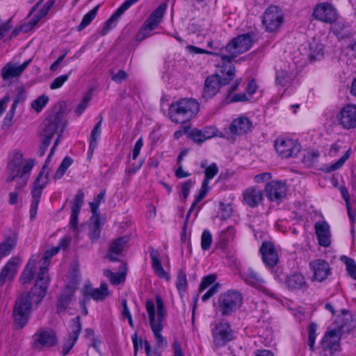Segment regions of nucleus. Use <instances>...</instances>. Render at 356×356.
<instances>
[{
	"label": "nucleus",
	"mask_w": 356,
	"mask_h": 356,
	"mask_svg": "<svg viewBox=\"0 0 356 356\" xmlns=\"http://www.w3.org/2000/svg\"><path fill=\"white\" fill-rule=\"evenodd\" d=\"M128 243L127 236L119 237L113 240L108 248L106 258L111 261H117L119 260V256L124 251Z\"/></svg>",
	"instance_id": "24"
},
{
	"label": "nucleus",
	"mask_w": 356,
	"mask_h": 356,
	"mask_svg": "<svg viewBox=\"0 0 356 356\" xmlns=\"http://www.w3.org/2000/svg\"><path fill=\"white\" fill-rule=\"evenodd\" d=\"M235 235V229L232 226L228 227L226 229L222 232V238L225 242H229L232 240Z\"/></svg>",
	"instance_id": "64"
},
{
	"label": "nucleus",
	"mask_w": 356,
	"mask_h": 356,
	"mask_svg": "<svg viewBox=\"0 0 356 356\" xmlns=\"http://www.w3.org/2000/svg\"><path fill=\"white\" fill-rule=\"evenodd\" d=\"M105 275L110 278L111 282L113 284H120L124 281L125 277L123 274L114 273L111 270H106L104 272Z\"/></svg>",
	"instance_id": "58"
},
{
	"label": "nucleus",
	"mask_w": 356,
	"mask_h": 356,
	"mask_svg": "<svg viewBox=\"0 0 356 356\" xmlns=\"http://www.w3.org/2000/svg\"><path fill=\"white\" fill-rule=\"evenodd\" d=\"M243 204L251 208L257 207L263 200V193L257 188H248L243 192Z\"/></svg>",
	"instance_id": "30"
},
{
	"label": "nucleus",
	"mask_w": 356,
	"mask_h": 356,
	"mask_svg": "<svg viewBox=\"0 0 356 356\" xmlns=\"http://www.w3.org/2000/svg\"><path fill=\"white\" fill-rule=\"evenodd\" d=\"M71 74V71L66 74H62L59 76L56 77L51 83H50V88L51 90H56L58 88H60L65 81H67L70 77V75Z\"/></svg>",
	"instance_id": "54"
},
{
	"label": "nucleus",
	"mask_w": 356,
	"mask_h": 356,
	"mask_svg": "<svg viewBox=\"0 0 356 356\" xmlns=\"http://www.w3.org/2000/svg\"><path fill=\"white\" fill-rule=\"evenodd\" d=\"M229 65L222 67V70L219 74L220 81L223 86L228 85L231 81H232L235 76L236 68L235 66L232 64V62H228Z\"/></svg>",
	"instance_id": "34"
},
{
	"label": "nucleus",
	"mask_w": 356,
	"mask_h": 356,
	"mask_svg": "<svg viewBox=\"0 0 356 356\" xmlns=\"http://www.w3.org/2000/svg\"><path fill=\"white\" fill-rule=\"evenodd\" d=\"M15 113V111L13 109H10V111L6 113L3 122H2V129L7 130L13 125V120Z\"/></svg>",
	"instance_id": "59"
},
{
	"label": "nucleus",
	"mask_w": 356,
	"mask_h": 356,
	"mask_svg": "<svg viewBox=\"0 0 356 356\" xmlns=\"http://www.w3.org/2000/svg\"><path fill=\"white\" fill-rule=\"evenodd\" d=\"M249 98L245 92H241L238 94H227L225 97V102L227 104L234 103V102H248Z\"/></svg>",
	"instance_id": "49"
},
{
	"label": "nucleus",
	"mask_w": 356,
	"mask_h": 356,
	"mask_svg": "<svg viewBox=\"0 0 356 356\" xmlns=\"http://www.w3.org/2000/svg\"><path fill=\"white\" fill-rule=\"evenodd\" d=\"M318 325L316 323L312 322L308 326V341L307 343L311 350H314L316 337Z\"/></svg>",
	"instance_id": "46"
},
{
	"label": "nucleus",
	"mask_w": 356,
	"mask_h": 356,
	"mask_svg": "<svg viewBox=\"0 0 356 356\" xmlns=\"http://www.w3.org/2000/svg\"><path fill=\"white\" fill-rule=\"evenodd\" d=\"M277 154L282 158L296 156L301 150L300 145L295 140L289 138H277L275 141Z\"/></svg>",
	"instance_id": "11"
},
{
	"label": "nucleus",
	"mask_w": 356,
	"mask_h": 356,
	"mask_svg": "<svg viewBox=\"0 0 356 356\" xmlns=\"http://www.w3.org/2000/svg\"><path fill=\"white\" fill-rule=\"evenodd\" d=\"M253 33H247L232 39L225 47L229 55H220L225 62H232L238 55L248 51L254 42Z\"/></svg>",
	"instance_id": "5"
},
{
	"label": "nucleus",
	"mask_w": 356,
	"mask_h": 356,
	"mask_svg": "<svg viewBox=\"0 0 356 356\" xmlns=\"http://www.w3.org/2000/svg\"><path fill=\"white\" fill-rule=\"evenodd\" d=\"M340 260L346 265L348 275L356 280V263L355 260L345 255L341 256Z\"/></svg>",
	"instance_id": "44"
},
{
	"label": "nucleus",
	"mask_w": 356,
	"mask_h": 356,
	"mask_svg": "<svg viewBox=\"0 0 356 356\" xmlns=\"http://www.w3.org/2000/svg\"><path fill=\"white\" fill-rule=\"evenodd\" d=\"M135 3L132 0H126L115 12L106 21L102 30V35H106L108 31L116 26L118 19Z\"/></svg>",
	"instance_id": "21"
},
{
	"label": "nucleus",
	"mask_w": 356,
	"mask_h": 356,
	"mask_svg": "<svg viewBox=\"0 0 356 356\" xmlns=\"http://www.w3.org/2000/svg\"><path fill=\"white\" fill-rule=\"evenodd\" d=\"M146 310L149 316L150 326L157 325L155 319V304L152 300H147L145 304Z\"/></svg>",
	"instance_id": "50"
},
{
	"label": "nucleus",
	"mask_w": 356,
	"mask_h": 356,
	"mask_svg": "<svg viewBox=\"0 0 356 356\" xmlns=\"http://www.w3.org/2000/svg\"><path fill=\"white\" fill-rule=\"evenodd\" d=\"M175 285L179 293L181 296L187 289L188 282L186 273L183 269H180L177 273Z\"/></svg>",
	"instance_id": "40"
},
{
	"label": "nucleus",
	"mask_w": 356,
	"mask_h": 356,
	"mask_svg": "<svg viewBox=\"0 0 356 356\" xmlns=\"http://www.w3.org/2000/svg\"><path fill=\"white\" fill-rule=\"evenodd\" d=\"M308 59L310 62L320 60L324 57L323 45L314 39L309 44Z\"/></svg>",
	"instance_id": "32"
},
{
	"label": "nucleus",
	"mask_w": 356,
	"mask_h": 356,
	"mask_svg": "<svg viewBox=\"0 0 356 356\" xmlns=\"http://www.w3.org/2000/svg\"><path fill=\"white\" fill-rule=\"evenodd\" d=\"M167 4L163 3L159 6L149 15L152 18L161 22V19L165 13Z\"/></svg>",
	"instance_id": "55"
},
{
	"label": "nucleus",
	"mask_w": 356,
	"mask_h": 356,
	"mask_svg": "<svg viewBox=\"0 0 356 356\" xmlns=\"http://www.w3.org/2000/svg\"><path fill=\"white\" fill-rule=\"evenodd\" d=\"M222 86L223 85L220 81L219 74H215L207 76L204 81L201 100L207 102L213 98L219 92Z\"/></svg>",
	"instance_id": "17"
},
{
	"label": "nucleus",
	"mask_w": 356,
	"mask_h": 356,
	"mask_svg": "<svg viewBox=\"0 0 356 356\" xmlns=\"http://www.w3.org/2000/svg\"><path fill=\"white\" fill-rule=\"evenodd\" d=\"M49 102L48 96L45 95H40L36 99L32 102L31 107L37 112L40 113L42 111L43 108Z\"/></svg>",
	"instance_id": "47"
},
{
	"label": "nucleus",
	"mask_w": 356,
	"mask_h": 356,
	"mask_svg": "<svg viewBox=\"0 0 356 356\" xmlns=\"http://www.w3.org/2000/svg\"><path fill=\"white\" fill-rule=\"evenodd\" d=\"M84 193L79 190L76 194L72 207L70 225L71 228L76 231L78 227V217L80 213L81 208L83 204Z\"/></svg>",
	"instance_id": "28"
},
{
	"label": "nucleus",
	"mask_w": 356,
	"mask_h": 356,
	"mask_svg": "<svg viewBox=\"0 0 356 356\" xmlns=\"http://www.w3.org/2000/svg\"><path fill=\"white\" fill-rule=\"evenodd\" d=\"M212 342L211 343L213 351L225 346L228 343L235 339L234 331L230 324L225 321L216 323L211 330Z\"/></svg>",
	"instance_id": "7"
},
{
	"label": "nucleus",
	"mask_w": 356,
	"mask_h": 356,
	"mask_svg": "<svg viewBox=\"0 0 356 356\" xmlns=\"http://www.w3.org/2000/svg\"><path fill=\"white\" fill-rule=\"evenodd\" d=\"M73 159L67 156H65L61 163L59 165L58 169L56 170L54 175V179H60L63 177V176L65 175L67 169L72 164Z\"/></svg>",
	"instance_id": "42"
},
{
	"label": "nucleus",
	"mask_w": 356,
	"mask_h": 356,
	"mask_svg": "<svg viewBox=\"0 0 356 356\" xmlns=\"http://www.w3.org/2000/svg\"><path fill=\"white\" fill-rule=\"evenodd\" d=\"M212 243V235L209 230L203 231L201 236V247L204 250H208Z\"/></svg>",
	"instance_id": "51"
},
{
	"label": "nucleus",
	"mask_w": 356,
	"mask_h": 356,
	"mask_svg": "<svg viewBox=\"0 0 356 356\" xmlns=\"http://www.w3.org/2000/svg\"><path fill=\"white\" fill-rule=\"evenodd\" d=\"M23 154L19 150H14L8 158L6 181L12 182L16 177L25 179L30 174L34 165L33 159H29L23 165Z\"/></svg>",
	"instance_id": "4"
},
{
	"label": "nucleus",
	"mask_w": 356,
	"mask_h": 356,
	"mask_svg": "<svg viewBox=\"0 0 356 356\" xmlns=\"http://www.w3.org/2000/svg\"><path fill=\"white\" fill-rule=\"evenodd\" d=\"M285 284L287 289L291 291H306L308 288L305 277L299 273H294L287 275L285 279Z\"/></svg>",
	"instance_id": "27"
},
{
	"label": "nucleus",
	"mask_w": 356,
	"mask_h": 356,
	"mask_svg": "<svg viewBox=\"0 0 356 356\" xmlns=\"http://www.w3.org/2000/svg\"><path fill=\"white\" fill-rule=\"evenodd\" d=\"M31 61L32 59L30 58L20 65L12 63H7L1 70V77L3 80L7 81L19 76Z\"/></svg>",
	"instance_id": "23"
},
{
	"label": "nucleus",
	"mask_w": 356,
	"mask_h": 356,
	"mask_svg": "<svg viewBox=\"0 0 356 356\" xmlns=\"http://www.w3.org/2000/svg\"><path fill=\"white\" fill-rule=\"evenodd\" d=\"M216 275L211 274L204 277L200 285L199 291L202 292L203 291H204L209 286L212 285L216 282Z\"/></svg>",
	"instance_id": "56"
},
{
	"label": "nucleus",
	"mask_w": 356,
	"mask_h": 356,
	"mask_svg": "<svg viewBox=\"0 0 356 356\" xmlns=\"http://www.w3.org/2000/svg\"><path fill=\"white\" fill-rule=\"evenodd\" d=\"M84 298H88V301L92 298L95 301H102L108 296V286L106 283H102L99 288L93 289L90 283L86 284L82 289Z\"/></svg>",
	"instance_id": "22"
},
{
	"label": "nucleus",
	"mask_w": 356,
	"mask_h": 356,
	"mask_svg": "<svg viewBox=\"0 0 356 356\" xmlns=\"http://www.w3.org/2000/svg\"><path fill=\"white\" fill-rule=\"evenodd\" d=\"M91 100V95L90 93L86 94L81 102L76 106L74 113L77 116H80L85 109L87 108L90 101Z\"/></svg>",
	"instance_id": "53"
},
{
	"label": "nucleus",
	"mask_w": 356,
	"mask_h": 356,
	"mask_svg": "<svg viewBox=\"0 0 356 356\" xmlns=\"http://www.w3.org/2000/svg\"><path fill=\"white\" fill-rule=\"evenodd\" d=\"M252 122L245 116L234 119L229 125V131L233 135H242L251 130Z\"/></svg>",
	"instance_id": "29"
},
{
	"label": "nucleus",
	"mask_w": 356,
	"mask_h": 356,
	"mask_svg": "<svg viewBox=\"0 0 356 356\" xmlns=\"http://www.w3.org/2000/svg\"><path fill=\"white\" fill-rule=\"evenodd\" d=\"M99 6V5H97L83 17L81 23L77 26V29L79 31L83 30L86 26H88L91 23V22L96 17Z\"/></svg>",
	"instance_id": "41"
},
{
	"label": "nucleus",
	"mask_w": 356,
	"mask_h": 356,
	"mask_svg": "<svg viewBox=\"0 0 356 356\" xmlns=\"http://www.w3.org/2000/svg\"><path fill=\"white\" fill-rule=\"evenodd\" d=\"M293 76L291 73L285 70H281L277 72L276 83L282 86L289 85L293 80Z\"/></svg>",
	"instance_id": "45"
},
{
	"label": "nucleus",
	"mask_w": 356,
	"mask_h": 356,
	"mask_svg": "<svg viewBox=\"0 0 356 356\" xmlns=\"http://www.w3.org/2000/svg\"><path fill=\"white\" fill-rule=\"evenodd\" d=\"M286 186L281 181H272L265 186L266 196L272 202H281L286 197Z\"/></svg>",
	"instance_id": "16"
},
{
	"label": "nucleus",
	"mask_w": 356,
	"mask_h": 356,
	"mask_svg": "<svg viewBox=\"0 0 356 356\" xmlns=\"http://www.w3.org/2000/svg\"><path fill=\"white\" fill-rule=\"evenodd\" d=\"M16 245V238L8 237L0 243V260L1 258L8 256Z\"/></svg>",
	"instance_id": "39"
},
{
	"label": "nucleus",
	"mask_w": 356,
	"mask_h": 356,
	"mask_svg": "<svg viewBox=\"0 0 356 356\" xmlns=\"http://www.w3.org/2000/svg\"><path fill=\"white\" fill-rule=\"evenodd\" d=\"M189 137L196 143L202 144L209 139V136L204 135L202 130L197 129H192L188 134Z\"/></svg>",
	"instance_id": "48"
},
{
	"label": "nucleus",
	"mask_w": 356,
	"mask_h": 356,
	"mask_svg": "<svg viewBox=\"0 0 356 356\" xmlns=\"http://www.w3.org/2000/svg\"><path fill=\"white\" fill-rule=\"evenodd\" d=\"M98 119L99 120L94 127V128L92 129L90 134V138L92 139L93 140H97L98 138L100 136L101 134V127L103 121V117L101 115H99L98 116Z\"/></svg>",
	"instance_id": "60"
},
{
	"label": "nucleus",
	"mask_w": 356,
	"mask_h": 356,
	"mask_svg": "<svg viewBox=\"0 0 356 356\" xmlns=\"http://www.w3.org/2000/svg\"><path fill=\"white\" fill-rule=\"evenodd\" d=\"M21 262L17 257H13L7 261L0 272V287L6 281L10 282L15 279Z\"/></svg>",
	"instance_id": "18"
},
{
	"label": "nucleus",
	"mask_w": 356,
	"mask_h": 356,
	"mask_svg": "<svg viewBox=\"0 0 356 356\" xmlns=\"http://www.w3.org/2000/svg\"><path fill=\"white\" fill-rule=\"evenodd\" d=\"M193 184H194V181H193L191 179L187 180L185 182L181 184V193L184 200H186L188 198L189 193H190V190L192 188V186H193Z\"/></svg>",
	"instance_id": "61"
},
{
	"label": "nucleus",
	"mask_w": 356,
	"mask_h": 356,
	"mask_svg": "<svg viewBox=\"0 0 356 356\" xmlns=\"http://www.w3.org/2000/svg\"><path fill=\"white\" fill-rule=\"evenodd\" d=\"M199 111L200 105L196 99L183 98L170 104L168 116L177 124H184L195 117Z\"/></svg>",
	"instance_id": "2"
},
{
	"label": "nucleus",
	"mask_w": 356,
	"mask_h": 356,
	"mask_svg": "<svg viewBox=\"0 0 356 356\" xmlns=\"http://www.w3.org/2000/svg\"><path fill=\"white\" fill-rule=\"evenodd\" d=\"M243 302L242 293L237 290L229 289L219 295L217 302H213V307L217 313L227 317L233 315L240 309Z\"/></svg>",
	"instance_id": "3"
},
{
	"label": "nucleus",
	"mask_w": 356,
	"mask_h": 356,
	"mask_svg": "<svg viewBox=\"0 0 356 356\" xmlns=\"http://www.w3.org/2000/svg\"><path fill=\"white\" fill-rule=\"evenodd\" d=\"M60 246L54 247L49 250H47L45 251L42 259L44 261V264H47V265L49 264L51 259L52 257L56 255L58 253L60 250Z\"/></svg>",
	"instance_id": "63"
},
{
	"label": "nucleus",
	"mask_w": 356,
	"mask_h": 356,
	"mask_svg": "<svg viewBox=\"0 0 356 356\" xmlns=\"http://www.w3.org/2000/svg\"><path fill=\"white\" fill-rule=\"evenodd\" d=\"M219 283L213 284L211 287L202 296V300L203 302L208 301L214 294H216L220 288Z\"/></svg>",
	"instance_id": "62"
},
{
	"label": "nucleus",
	"mask_w": 356,
	"mask_h": 356,
	"mask_svg": "<svg viewBox=\"0 0 356 356\" xmlns=\"http://www.w3.org/2000/svg\"><path fill=\"white\" fill-rule=\"evenodd\" d=\"M81 329V318L79 316H76L70 321L68 334L67 337L64 339L62 346L63 356L67 355L74 347L79 339Z\"/></svg>",
	"instance_id": "10"
},
{
	"label": "nucleus",
	"mask_w": 356,
	"mask_h": 356,
	"mask_svg": "<svg viewBox=\"0 0 356 356\" xmlns=\"http://www.w3.org/2000/svg\"><path fill=\"white\" fill-rule=\"evenodd\" d=\"M339 124L344 129L356 127V106L347 104L344 106L337 116Z\"/></svg>",
	"instance_id": "15"
},
{
	"label": "nucleus",
	"mask_w": 356,
	"mask_h": 356,
	"mask_svg": "<svg viewBox=\"0 0 356 356\" xmlns=\"http://www.w3.org/2000/svg\"><path fill=\"white\" fill-rule=\"evenodd\" d=\"M351 153H352V150L350 148L336 162H334V163H332L331 165L325 166L324 168L323 169V171L325 172H327V173H330V172H334V171H335L337 170L340 169L344 165L346 161L348 159V158L350 157Z\"/></svg>",
	"instance_id": "37"
},
{
	"label": "nucleus",
	"mask_w": 356,
	"mask_h": 356,
	"mask_svg": "<svg viewBox=\"0 0 356 356\" xmlns=\"http://www.w3.org/2000/svg\"><path fill=\"white\" fill-rule=\"evenodd\" d=\"M150 327L154 334L156 346L160 348L166 347L168 342L166 339L161 335V332L163 328L162 323L159 322L157 325Z\"/></svg>",
	"instance_id": "36"
},
{
	"label": "nucleus",
	"mask_w": 356,
	"mask_h": 356,
	"mask_svg": "<svg viewBox=\"0 0 356 356\" xmlns=\"http://www.w3.org/2000/svg\"><path fill=\"white\" fill-rule=\"evenodd\" d=\"M74 292V289L67 286L65 290L61 293L57 303L58 313L64 312L68 307Z\"/></svg>",
	"instance_id": "33"
},
{
	"label": "nucleus",
	"mask_w": 356,
	"mask_h": 356,
	"mask_svg": "<svg viewBox=\"0 0 356 356\" xmlns=\"http://www.w3.org/2000/svg\"><path fill=\"white\" fill-rule=\"evenodd\" d=\"M63 117L64 113L62 108L60 106L54 107L41 125V138L51 141L55 134L59 132L62 126H67L66 122L63 120Z\"/></svg>",
	"instance_id": "6"
},
{
	"label": "nucleus",
	"mask_w": 356,
	"mask_h": 356,
	"mask_svg": "<svg viewBox=\"0 0 356 356\" xmlns=\"http://www.w3.org/2000/svg\"><path fill=\"white\" fill-rule=\"evenodd\" d=\"M318 156L319 153L318 151H312L307 152V154H304L302 162L307 165H310L317 161Z\"/></svg>",
	"instance_id": "57"
},
{
	"label": "nucleus",
	"mask_w": 356,
	"mask_h": 356,
	"mask_svg": "<svg viewBox=\"0 0 356 356\" xmlns=\"http://www.w3.org/2000/svg\"><path fill=\"white\" fill-rule=\"evenodd\" d=\"M35 270V266L34 262L29 261L20 276L19 282L21 284L24 285L31 282L34 278Z\"/></svg>",
	"instance_id": "35"
},
{
	"label": "nucleus",
	"mask_w": 356,
	"mask_h": 356,
	"mask_svg": "<svg viewBox=\"0 0 356 356\" xmlns=\"http://www.w3.org/2000/svg\"><path fill=\"white\" fill-rule=\"evenodd\" d=\"M58 344V338L54 330L40 328L33 336L32 346L34 349L42 351Z\"/></svg>",
	"instance_id": "9"
},
{
	"label": "nucleus",
	"mask_w": 356,
	"mask_h": 356,
	"mask_svg": "<svg viewBox=\"0 0 356 356\" xmlns=\"http://www.w3.org/2000/svg\"><path fill=\"white\" fill-rule=\"evenodd\" d=\"M200 167L205 170L203 179L206 181H210L218 173V167L216 163L207 165V161L204 160L201 162Z\"/></svg>",
	"instance_id": "38"
},
{
	"label": "nucleus",
	"mask_w": 356,
	"mask_h": 356,
	"mask_svg": "<svg viewBox=\"0 0 356 356\" xmlns=\"http://www.w3.org/2000/svg\"><path fill=\"white\" fill-rule=\"evenodd\" d=\"M314 17L319 21L332 24L337 19L336 9L329 3L318 4L313 11Z\"/></svg>",
	"instance_id": "14"
},
{
	"label": "nucleus",
	"mask_w": 356,
	"mask_h": 356,
	"mask_svg": "<svg viewBox=\"0 0 356 356\" xmlns=\"http://www.w3.org/2000/svg\"><path fill=\"white\" fill-rule=\"evenodd\" d=\"M283 16L277 6H270L264 13L262 22L269 32L275 31L282 24Z\"/></svg>",
	"instance_id": "12"
},
{
	"label": "nucleus",
	"mask_w": 356,
	"mask_h": 356,
	"mask_svg": "<svg viewBox=\"0 0 356 356\" xmlns=\"http://www.w3.org/2000/svg\"><path fill=\"white\" fill-rule=\"evenodd\" d=\"M264 263L270 267L275 266L278 261V255L274 245L268 241H264L259 250Z\"/></svg>",
	"instance_id": "26"
},
{
	"label": "nucleus",
	"mask_w": 356,
	"mask_h": 356,
	"mask_svg": "<svg viewBox=\"0 0 356 356\" xmlns=\"http://www.w3.org/2000/svg\"><path fill=\"white\" fill-rule=\"evenodd\" d=\"M341 336L339 331L335 329L328 330L321 340V346L324 350H328L331 354L340 351Z\"/></svg>",
	"instance_id": "20"
},
{
	"label": "nucleus",
	"mask_w": 356,
	"mask_h": 356,
	"mask_svg": "<svg viewBox=\"0 0 356 356\" xmlns=\"http://www.w3.org/2000/svg\"><path fill=\"white\" fill-rule=\"evenodd\" d=\"M313 272V279L320 282L325 280L331 275L332 270L328 262L324 259H316L309 263Z\"/></svg>",
	"instance_id": "19"
},
{
	"label": "nucleus",
	"mask_w": 356,
	"mask_h": 356,
	"mask_svg": "<svg viewBox=\"0 0 356 356\" xmlns=\"http://www.w3.org/2000/svg\"><path fill=\"white\" fill-rule=\"evenodd\" d=\"M49 278L47 267L40 266L36 282L30 291L22 292L14 304L13 316L15 326L22 329L28 323L33 304L38 305L47 294Z\"/></svg>",
	"instance_id": "1"
},
{
	"label": "nucleus",
	"mask_w": 356,
	"mask_h": 356,
	"mask_svg": "<svg viewBox=\"0 0 356 356\" xmlns=\"http://www.w3.org/2000/svg\"><path fill=\"white\" fill-rule=\"evenodd\" d=\"M149 251L152 261V267L155 274L159 277L165 278L167 281H170V276L164 270L161 264L159 252L157 250H155L153 247H149Z\"/></svg>",
	"instance_id": "31"
},
{
	"label": "nucleus",
	"mask_w": 356,
	"mask_h": 356,
	"mask_svg": "<svg viewBox=\"0 0 356 356\" xmlns=\"http://www.w3.org/2000/svg\"><path fill=\"white\" fill-rule=\"evenodd\" d=\"M315 233L320 245L327 248L331 244V233L328 223L325 220H319L314 225Z\"/></svg>",
	"instance_id": "25"
},
{
	"label": "nucleus",
	"mask_w": 356,
	"mask_h": 356,
	"mask_svg": "<svg viewBox=\"0 0 356 356\" xmlns=\"http://www.w3.org/2000/svg\"><path fill=\"white\" fill-rule=\"evenodd\" d=\"M156 302L157 306V319L156 320V322L162 323L165 310L163 301L160 296H156Z\"/></svg>",
	"instance_id": "52"
},
{
	"label": "nucleus",
	"mask_w": 356,
	"mask_h": 356,
	"mask_svg": "<svg viewBox=\"0 0 356 356\" xmlns=\"http://www.w3.org/2000/svg\"><path fill=\"white\" fill-rule=\"evenodd\" d=\"M102 226L100 218H96L93 220L92 224L90 228L89 237L92 243L97 241L101 234Z\"/></svg>",
	"instance_id": "43"
},
{
	"label": "nucleus",
	"mask_w": 356,
	"mask_h": 356,
	"mask_svg": "<svg viewBox=\"0 0 356 356\" xmlns=\"http://www.w3.org/2000/svg\"><path fill=\"white\" fill-rule=\"evenodd\" d=\"M49 182V172H44L40 170L34 180L31 188V203L30 207V219L33 220L36 218L38 204L43 189L46 187Z\"/></svg>",
	"instance_id": "8"
},
{
	"label": "nucleus",
	"mask_w": 356,
	"mask_h": 356,
	"mask_svg": "<svg viewBox=\"0 0 356 356\" xmlns=\"http://www.w3.org/2000/svg\"><path fill=\"white\" fill-rule=\"evenodd\" d=\"M241 277L248 284L251 285L268 296H273V293L264 285L265 282L253 268H249L241 273Z\"/></svg>",
	"instance_id": "13"
}]
</instances>
